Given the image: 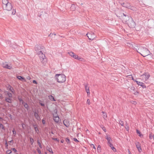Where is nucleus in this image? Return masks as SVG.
Masks as SVG:
<instances>
[{"mask_svg":"<svg viewBox=\"0 0 154 154\" xmlns=\"http://www.w3.org/2000/svg\"><path fill=\"white\" fill-rule=\"evenodd\" d=\"M137 52L140 53L143 57H145L149 54L150 52L145 47V45H143L140 46L138 49Z\"/></svg>","mask_w":154,"mask_h":154,"instance_id":"obj_1","label":"nucleus"},{"mask_svg":"<svg viewBox=\"0 0 154 154\" xmlns=\"http://www.w3.org/2000/svg\"><path fill=\"white\" fill-rule=\"evenodd\" d=\"M116 14L117 17H122L124 21H127L129 19L128 15L125 14L123 13V11L118 9L116 11Z\"/></svg>","mask_w":154,"mask_h":154,"instance_id":"obj_2","label":"nucleus"},{"mask_svg":"<svg viewBox=\"0 0 154 154\" xmlns=\"http://www.w3.org/2000/svg\"><path fill=\"white\" fill-rule=\"evenodd\" d=\"M2 7L4 10L10 11L12 9V6L11 3L8 0H2Z\"/></svg>","mask_w":154,"mask_h":154,"instance_id":"obj_3","label":"nucleus"},{"mask_svg":"<svg viewBox=\"0 0 154 154\" xmlns=\"http://www.w3.org/2000/svg\"><path fill=\"white\" fill-rule=\"evenodd\" d=\"M56 77L57 82L59 83L64 82L66 80V76L63 74H56Z\"/></svg>","mask_w":154,"mask_h":154,"instance_id":"obj_4","label":"nucleus"},{"mask_svg":"<svg viewBox=\"0 0 154 154\" xmlns=\"http://www.w3.org/2000/svg\"><path fill=\"white\" fill-rule=\"evenodd\" d=\"M124 22H127L129 27L131 28L134 27L135 26V23L132 20V18L131 17H129V19L127 20V21Z\"/></svg>","mask_w":154,"mask_h":154,"instance_id":"obj_5","label":"nucleus"},{"mask_svg":"<svg viewBox=\"0 0 154 154\" xmlns=\"http://www.w3.org/2000/svg\"><path fill=\"white\" fill-rule=\"evenodd\" d=\"M44 47L40 45H37L35 47V51L37 54H39L43 52Z\"/></svg>","mask_w":154,"mask_h":154,"instance_id":"obj_6","label":"nucleus"},{"mask_svg":"<svg viewBox=\"0 0 154 154\" xmlns=\"http://www.w3.org/2000/svg\"><path fill=\"white\" fill-rule=\"evenodd\" d=\"M140 76L141 77L143 78L145 77V78H143V80L145 81L149 78L150 75L148 73H145L141 75Z\"/></svg>","mask_w":154,"mask_h":154,"instance_id":"obj_7","label":"nucleus"},{"mask_svg":"<svg viewBox=\"0 0 154 154\" xmlns=\"http://www.w3.org/2000/svg\"><path fill=\"white\" fill-rule=\"evenodd\" d=\"M38 54L39 56V58L41 61L44 63V61H45V60H46L45 54H43V52L39 54Z\"/></svg>","mask_w":154,"mask_h":154,"instance_id":"obj_8","label":"nucleus"},{"mask_svg":"<svg viewBox=\"0 0 154 154\" xmlns=\"http://www.w3.org/2000/svg\"><path fill=\"white\" fill-rule=\"evenodd\" d=\"M88 39L90 40H93L95 38V36L94 35V33L93 32L88 33L86 34Z\"/></svg>","mask_w":154,"mask_h":154,"instance_id":"obj_9","label":"nucleus"},{"mask_svg":"<svg viewBox=\"0 0 154 154\" xmlns=\"http://www.w3.org/2000/svg\"><path fill=\"white\" fill-rule=\"evenodd\" d=\"M54 117L53 119L54 121L56 122H58L59 120V117L58 116L57 114H53Z\"/></svg>","mask_w":154,"mask_h":154,"instance_id":"obj_10","label":"nucleus"},{"mask_svg":"<svg viewBox=\"0 0 154 154\" xmlns=\"http://www.w3.org/2000/svg\"><path fill=\"white\" fill-rule=\"evenodd\" d=\"M122 5L123 7H126L129 9L131 8V6L130 4L128 2H126L123 3L122 4Z\"/></svg>","mask_w":154,"mask_h":154,"instance_id":"obj_11","label":"nucleus"},{"mask_svg":"<svg viewBox=\"0 0 154 154\" xmlns=\"http://www.w3.org/2000/svg\"><path fill=\"white\" fill-rule=\"evenodd\" d=\"M135 145L139 152H141L142 151V149L140 143L138 142H137L135 143Z\"/></svg>","mask_w":154,"mask_h":154,"instance_id":"obj_12","label":"nucleus"},{"mask_svg":"<svg viewBox=\"0 0 154 154\" xmlns=\"http://www.w3.org/2000/svg\"><path fill=\"white\" fill-rule=\"evenodd\" d=\"M3 66L4 68H7L9 69H11L12 67L11 65H9L7 63L3 64Z\"/></svg>","mask_w":154,"mask_h":154,"instance_id":"obj_13","label":"nucleus"},{"mask_svg":"<svg viewBox=\"0 0 154 154\" xmlns=\"http://www.w3.org/2000/svg\"><path fill=\"white\" fill-rule=\"evenodd\" d=\"M72 57L75 59H76L81 61H82V60L83 59L82 58L79 57L78 55H76L74 53V55L72 56Z\"/></svg>","mask_w":154,"mask_h":154,"instance_id":"obj_14","label":"nucleus"},{"mask_svg":"<svg viewBox=\"0 0 154 154\" xmlns=\"http://www.w3.org/2000/svg\"><path fill=\"white\" fill-rule=\"evenodd\" d=\"M85 87L86 92L88 94V95L90 94L89 88L88 86L87 85H85Z\"/></svg>","mask_w":154,"mask_h":154,"instance_id":"obj_15","label":"nucleus"},{"mask_svg":"<svg viewBox=\"0 0 154 154\" xmlns=\"http://www.w3.org/2000/svg\"><path fill=\"white\" fill-rule=\"evenodd\" d=\"M34 116L35 118L38 120H40V118L38 116V114L36 112H34Z\"/></svg>","mask_w":154,"mask_h":154,"instance_id":"obj_16","label":"nucleus"},{"mask_svg":"<svg viewBox=\"0 0 154 154\" xmlns=\"http://www.w3.org/2000/svg\"><path fill=\"white\" fill-rule=\"evenodd\" d=\"M5 100L8 103H11L12 102V99L9 97H6Z\"/></svg>","mask_w":154,"mask_h":154,"instance_id":"obj_17","label":"nucleus"},{"mask_svg":"<svg viewBox=\"0 0 154 154\" xmlns=\"http://www.w3.org/2000/svg\"><path fill=\"white\" fill-rule=\"evenodd\" d=\"M106 139L107 140L108 142V144L111 143L110 141H112L111 138L110 137H109L107 135L106 136Z\"/></svg>","mask_w":154,"mask_h":154,"instance_id":"obj_18","label":"nucleus"},{"mask_svg":"<svg viewBox=\"0 0 154 154\" xmlns=\"http://www.w3.org/2000/svg\"><path fill=\"white\" fill-rule=\"evenodd\" d=\"M135 89V88L132 85L130 86V87H128V91H131V90L134 91Z\"/></svg>","mask_w":154,"mask_h":154,"instance_id":"obj_19","label":"nucleus"},{"mask_svg":"<svg viewBox=\"0 0 154 154\" xmlns=\"http://www.w3.org/2000/svg\"><path fill=\"white\" fill-rule=\"evenodd\" d=\"M63 123L64 125L66 127H68L69 125V124L67 122V120H64L63 121Z\"/></svg>","mask_w":154,"mask_h":154,"instance_id":"obj_20","label":"nucleus"},{"mask_svg":"<svg viewBox=\"0 0 154 154\" xmlns=\"http://www.w3.org/2000/svg\"><path fill=\"white\" fill-rule=\"evenodd\" d=\"M17 78L18 79L20 80H21V81H25L26 80L24 78H23L21 76H18L17 77Z\"/></svg>","mask_w":154,"mask_h":154,"instance_id":"obj_21","label":"nucleus"},{"mask_svg":"<svg viewBox=\"0 0 154 154\" xmlns=\"http://www.w3.org/2000/svg\"><path fill=\"white\" fill-rule=\"evenodd\" d=\"M23 104L24 105V106L25 108H26L28 110L29 109V107L27 103H24V104Z\"/></svg>","mask_w":154,"mask_h":154,"instance_id":"obj_22","label":"nucleus"},{"mask_svg":"<svg viewBox=\"0 0 154 154\" xmlns=\"http://www.w3.org/2000/svg\"><path fill=\"white\" fill-rule=\"evenodd\" d=\"M50 100H53L54 101H56L55 99H54V97L52 95H50L48 96Z\"/></svg>","mask_w":154,"mask_h":154,"instance_id":"obj_23","label":"nucleus"},{"mask_svg":"<svg viewBox=\"0 0 154 154\" xmlns=\"http://www.w3.org/2000/svg\"><path fill=\"white\" fill-rule=\"evenodd\" d=\"M102 113H103V118L104 119H106V118L107 116L106 113L105 112H103V111L102 112Z\"/></svg>","mask_w":154,"mask_h":154,"instance_id":"obj_24","label":"nucleus"},{"mask_svg":"<svg viewBox=\"0 0 154 154\" xmlns=\"http://www.w3.org/2000/svg\"><path fill=\"white\" fill-rule=\"evenodd\" d=\"M34 128L35 130V131L36 133H38L39 132V130L38 129V127L36 126V125H34Z\"/></svg>","mask_w":154,"mask_h":154,"instance_id":"obj_25","label":"nucleus"},{"mask_svg":"<svg viewBox=\"0 0 154 154\" xmlns=\"http://www.w3.org/2000/svg\"><path fill=\"white\" fill-rule=\"evenodd\" d=\"M6 94L8 95L9 98L12 97V95L10 93L7 92L6 93Z\"/></svg>","mask_w":154,"mask_h":154,"instance_id":"obj_26","label":"nucleus"},{"mask_svg":"<svg viewBox=\"0 0 154 154\" xmlns=\"http://www.w3.org/2000/svg\"><path fill=\"white\" fill-rule=\"evenodd\" d=\"M68 54H69V55L71 57H72V56L74 55V53L72 52H70L68 53Z\"/></svg>","mask_w":154,"mask_h":154,"instance_id":"obj_27","label":"nucleus"},{"mask_svg":"<svg viewBox=\"0 0 154 154\" xmlns=\"http://www.w3.org/2000/svg\"><path fill=\"white\" fill-rule=\"evenodd\" d=\"M97 150L98 152H100L101 151V147L100 145L98 146L97 148Z\"/></svg>","mask_w":154,"mask_h":154,"instance_id":"obj_28","label":"nucleus"},{"mask_svg":"<svg viewBox=\"0 0 154 154\" xmlns=\"http://www.w3.org/2000/svg\"><path fill=\"white\" fill-rule=\"evenodd\" d=\"M119 124L122 126H124V122L123 121H119Z\"/></svg>","mask_w":154,"mask_h":154,"instance_id":"obj_29","label":"nucleus"},{"mask_svg":"<svg viewBox=\"0 0 154 154\" xmlns=\"http://www.w3.org/2000/svg\"><path fill=\"white\" fill-rule=\"evenodd\" d=\"M137 83L139 85H142V84H143L142 82H139L138 81H136Z\"/></svg>","mask_w":154,"mask_h":154,"instance_id":"obj_30","label":"nucleus"},{"mask_svg":"<svg viewBox=\"0 0 154 154\" xmlns=\"http://www.w3.org/2000/svg\"><path fill=\"white\" fill-rule=\"evenodd\" d=\"M39 103L42 106H45V105L44 103H43L42 101H40Z\"/></svg>","mask_w":154,"mask_h":154,"instance_id":"obj_31","label":"nucleus"},{"mask_svg":"<svg viewBox=\"0 0 154 154\" xmlns=\"http://www.w3.org/2000/svg\"><path fill=\"white\" fill-rule=\"evenodd\" d=\"M0 128L4 130H5V128H4V126L2 124H0Z\"/></svg>","mask_w":154,"mask_h":154,"instance_id":"obj_32","label":"nucleus"},{"mask_svg":"<svg viewBox=\"0 0 154 154\" xmlns=\"http://www.w3.org/2000/svg\"><path fill=\"white\" fill-rule=\"evenodd\" d=\"M19 100L20 102L22 104H23L24 102L23 101V100L21 98H19Z\"/></svg>","mask_w":154,"mask_h":154,"instance_id":"obj_33","label":"nucleus"},{"mask_svg":"<svg viewBox=\"0 0 154 154\" xmlns=\"http://www.w3.org/2000/svg\"><path fill=\"white\" fill-rule=\"evenodd\" d=\"M75 5H72L71 7V10L72 11H74L75 9L74 8Z\"/></svg>","mask_w":154,"mask_h":154,"instance_id":"obj_34","label":"nucleus"},{"mask_svg":"<svg viewBox=\"0 0 154 154\" xmlns=\"http://www.w3.org/2000/svg\"><path fill=\"white\" fill-rule=\"evenodd\" d=\"M37 143L38 144L39 146V147L40 148H42L41 144V143H40V142L38 140H37Z\"/></svg>","mask_w":154,"mask_h":154,"instance_id":"obj_35","label":"nucleus"},{"mask_svg":"<svg viewBox=\"0 0 154 154\" xmlns=\"http://www.w3.org/2000/svg\"><path fill=\"white\" fill-rule=\"evenodd\" d=\"M127 77H128L129 78H131L132 80H134V79L132 75H128Z\"/></svg>","mask_w":154,"mask_h":154,"instance_id":"obj_36","label":"nucleus"},{"mask_svg":"<svg viewBox=\"0 0 154 154\" xmlns=\"http://www.w3.org/2000/svg\"><path fill=\"white\" fill-rule=\"evenodd\" d=\"M30 142L32 145L33 143L34 142V140L33 138H30Z\"/></svg>","mask_w":154,"mask_h":154,"instance_id":"obj_37","label":"nucleus"},{"mask_svg":"<svg viewBox=\"0 0 154 154\" xmlns=\"http://www.w3.org/2000/svg\"><path fill=\"white\" fill-rule=\"evenodd\" d=\"M66 141L67 143L68 144H69L70 143V141L69 139H68L67 138H66Z\"/></svg>","mask_w":154,"mask_h":154,"instance_id":"obj_38","label":"nucleus"},{"mask_svg":"<svg viewBox=\"0 0 154 154\" xmlns=\"http://www.w3.org/2000/svg\"><path fill=\"white\" fill-rule=\"evenodd\" d=\"M137 132L138 134H139V135L141 137V134L140 131L138 130H137Z\"/></svg>","mask_w":154,"mask_h":154,"instance_id":"obj_39","label":"nucleus"},{"mask_svg":"<svg viewBox=\"0 0 154 154\" xmlns=\"http://www.w3.org/2000/svg\"><path fill=\"white\" fill-rule=\"evenodd\" d=\"M11 152V150H8L7 152L6 153L8 154H10Z\"/></svg>","mask_w":154,"mask_h":154,"instance_id":"obj_40","label":"nucleus"},{"mask_svg":"<svg viewBox=\"0 0 154 154\" xmlns=\"http://www.w3.org/2000/svg\"><path fill=\"white\" fill-rule=\"evenodd\" d=\"M12 132L13 133V134L14 135H15L16 134V131H15L14 130V129L12 131Z\"/></svg>","mask_w":154,"mask_h":154,"instance_id":"obj_41","label":"nucleus"},{"mask_svg":"<svg viewBox=\"0 0 154 154\" xmlns=\"http://www.w3.org/2000/svg\"><path fill=\"white\" fill-rule=\"evenodd\" d=\"M127 131H128V125L127 124H126V127H125Z\"/></svg>","mask_w":154,"mask_h":154,"instance_id":"obj_42","label":"nucleus"},{"mask_svg":"<svg viewBox=\"0 0 154 154\" xmlns=\"http://www.w3.org/2000/svg\"><path fill=\"white\" fill-rule=\"evenodd\" d=\"M111 149L114 151H116V149L113 146L111 147Z\"/></svg>","mask_w":154,"mask_h":154,"instance_id":"obj_43","label":"nucleus"},{"mask_svg":"<svg viewBox=\"0 0 154 154\" xmlns=\"http://www.w3.org/2000/svg\"><path fill=\"white\" fill-rule=\"evenodd\" d=\"M108 145H109V146H110V147L111 148V147L113 146L112 144L111 143H110L108 144Z\"/></svg>","mask_w":154,"mask_h":154,"instance_id":"obj_44","label":"nucleus"},{"mask_svg":"<svg viewBox=\"0 0 154 154\" xmlns=\"http://www.w3.org/2000/svg\"><path fill=\"white\" fill-rule=\"evenodd\" d=\"M87 103L89 105L90 104V100L89 99H88L87 101Z\"/></svg>","mask_w":154,"mask_h":154,"instance_id":"obj_45","label":"nucleus"},{"mask_svg":"<svg viewBox=\"0 0 154 154\" xmlns=\"http://www.w3.org/2000/svg\"><path fill=\"white\" fill-rule=\"evenodd\" d=\"M57 110H54V113L53 114H57Z\"/></svg>","mask_w":154,"mask_h":154,"instance_id":"obj_46","label":"nucleus"},{"mask_svg":"<svg viewBox=\"0 0 154 154\" xmlns=\"http://www.w3.org/2000/svg\"><path fill=\"white\" fill-rule=\"evenodd\" d=\"M12 149L15 152H17V150L14 148H12Z\"/></svg>","mask_w":154,"mask_h":154,"instance_id":"obj_47","label":"nucleus"},{"mask_svg":"<svg viewBox=\"0 0 154 154\" xmlns=\"http://www.w3.org/2000/svg\"><path fill=\"white\" fill-rule=\"evenodd\" d=\"M53 140H55V141H59V140L57 138H53L52 139Z\"/></svg>","mask_w":154,"mask_h":154,"instance_id":"obj_48","label":"nucleus"},{"mask_svg":"<svg viewBox=\"0 0 154 154\" xmlns=\"http://www.w3.org/2000/svg\"><path fill=\"white\" fill-rule=\"evenodd\" d=\"M33 83H34V84H37L36 81L35 80H33Z\"/></svg>","mask_w":154,"mask_h":154,"instance_id":"obj_49","label":"nucleus"},{"mask_svg":"<svg viewBox=\"0 0 154 154\" xmlns=\"http://www.w3.org/2000/svg\"><path fill=\"white\" fill-rule=\"evenodd\" d=\"M10 91L12 93H13V89L12 88H10Z\"/></svg>","mask_w":154,"mask_h":154,"instance_id":"obj_50","label":"nucleus"},{"mask_svg":"<svg viewBox=\"0 0 154 154\" xmlns=\"http://www.w3.org/2000/svg\"><path fill=\"white\" fill-rule=\"evenodd\" d=\"M42 123H43V124H45V121L44 120V119H43L42 120Z\"/></svg>","mask_w":154,"mask_h":154,"instance_id":"obj_51","label":"nucleus"},{"mask_svg":"<svg viewBox=\"0 0 154 154\" xmlns=\"http://www.w3.org/2000/svg\"><path fill=\"white\" fill-rule=\"evenodd\" d=\"M74 141H76V142H79V141L76 138H74Z\"/></svg>","mask_w":154,"mask_h":154,"instance_id":"obj_52","label":"nucleus"},{"mask_svg":"<svg viewBox=\"0 0 154 154\" xmlns=\"http://www.w3.org/2000/svg\"><path fill=\"white\" fill-rule=\"evenodd\" d=\"M103 129L105 132H106V129H105V127H103Z\"/></svg>","mask_w":154,"mask_h":154,"instance_id":"obj_53","label":"nucleus"},{"mask_svg":"<svg viewBox=\"0 0 154 154\" xmlns=\"http://www.w3.org/2000/svg\"><path fill=\"white\" fill-rule=\"evenodd\" d=\"M50 152H52V153H53V152L52 151V150L51 149H49V150H48Z\"/></svg>","mask_w":154,"mask_h":154,"instance_id":"obj_54","label":"nucleus"},{"mask_svg":"<svg viewBox=\"0 0 154 154\" xmlns=\"http://www.w3.org/2000/svg\"><path fill=\"white\" fill-rule=\"evenodd\" d=\"M26 79L28 80H30V78L29 76H28L27 77Z\"/></svg>","mask_w":154,"mask_h":154,"instance_id":"obj_55","label":"nucleus"},{"mask_svg":"<svg viewBox=\"0 0 154 154\" xmlns=\"http://www.w3.org/2000/svg\"><path fill=\"white\" fill-rule=\"evenodd\" d=\"M5 145L6 146H8V143L7 141H6L5 143Z\"/></svg>","mask_w":154,"mask_h":154,"instance_id":"obj_56","label":"nucleus"},{"mask_svg":"<svg viewBox=\"0 0 154 154\" xmlns=\"http://www.w3.org/2000/svg\"><path fill=\"white\" fill-rule=\"evenodd\" d=\"M38 153L39 154H41V151L39 150H38Z\"/></svg>","mask_w":154,"mask_h":154,"instance_id":"obj_57","label":"nucleus"},{"mask_svg":"<svg viewBox=\"0 0 154 154\" xmlns=\"http://www.w3.org/2000/svg\"><path fill=\"white\" fill-rule=\"evenodd\" d=\"M15 12H16V11H15V10L14 11H13L12 12V14L13 15L15 13Z\"/></svg>","mask_w":154,"mask_h":154,"instance_id":"obj_58","label":"nucleus"},{"mask_svg":"<svg viewBox=\"0 0 154 154\" xmlns=\"http://www.w3.org/2000/svg\"><path fill=\"white\" fill-rule=\"evenodd\" d=\"M92 146H92V147H93L94 149H96L95 147V146H94V145L93 144H92Z\"/></svg>","mask_w":154,"mask_h":154,"instance_id":"obj_59","label":"nucleus"},{"mask_svg":"<svg viewBox=\"0 0 154 154\" xmlns=\"http://www.w3.org/2000/svg\"><path fill=\"white\" fill-rule=\"evenodd\" d=\"M133 103L135 104L136 103V102L135 101H133Z\"/></svg>","mask_w":154,"mask_h":154,"instance_id":"obj_60","label":"nucleus"},{"mask_svg":"<svg viewBox=\"0 0 154 154\" xmlns=\"http://www.w3.org/2000/svg\"><path fill=\"white\" fill-rule=\"evenodd\" d=\"M24 124H22V128H24Z\"/></svg>","mask_w":154,"mask_h":154,"instance_id":"obj_61","label":"nucleus"},{"mask_svg":"<svg viewBox=\"0 0 154 154\" xmlns=\"http://www.w3.org/2000/svg\"><path fill=\"white\" fill-rule=\"evenodd\" d=\"M60 142L61 143H63V142H64V140H61L60 141Z\"/></svg>","mask_w":154,"mask_h":154,"instance_id":"obj_62","label":"nucleus"},{"mask_svg":"<svg viewBox=\"0 0 154 154\" xmlns=\"http://www.w3.org/2000/svg\"><path fill=\"white\" fill-rule=\"evenodd\" d=\"M11 142H13V140H12L9 141V143H11Z\"/></svg>","mask_w":154,"mask_h":154,"instance_id":"obj_63","label":"nucleus"},{"mask_svg":"<svg viewBox=\"0 0 154 154\" xmlns=\"http://www.w3.org/2000/svg\"><path fill=\"white\" fill-rule=\"evenodd\" d=\"M0 97H2V94H0Z\"/></svg>","mask_w":154,"mask_h":154,"instance_id":"obj_64","label":"nucleus"}]
</instances>
